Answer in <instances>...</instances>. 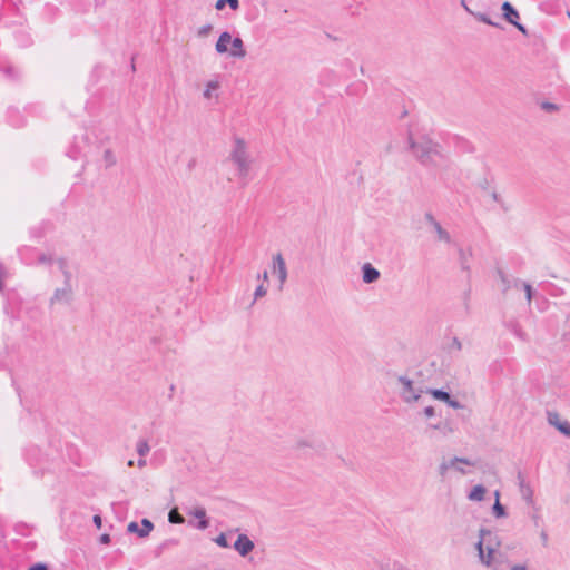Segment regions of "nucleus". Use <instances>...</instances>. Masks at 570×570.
<instances>
[{
    "label": "nucleus",
    "instance_id": "48",
    "mask_svg": "<svg viewBox=\"0 0 570 570\" xmlns=\"http://www.w3.org/2000/svg\"><path fill=\"white\" fill-rule=\"evenodd\" d=\"M261 277H262L264 281H267V277H268L267 272H266V271H264V272H263V274H258V278H261Z\"/></svg>",
    "mask_w": 570,
    "mask_h": 570
},
{
    "label": "nucleus",
    "instance_id": "9",
    "mask_svg": "<svg viewBox=\"0 0 570 570\" xmlns=\"http://www.w3.org/2000/svg\"><path fill=\"white\" fill-rule=\"evenodd\" d=\"M548 423L554 426L562 434L570 436V423L568 421H561L558 412L548 411L547 412Z\"/></svg>",
    "mask_w": 570,
    "mask_h": 570
},
{
    "label": "nucleus",
    "instance_id": "39",
    "mask_svg": "<svg viewBox=\"0 0 570 570\" xmlns=\"http://www.w3.org/2000/svg\"><path fill=\"white\" fill-rule=\"evenodd\" d=\"M540 539H541L542 546L547 547L549 538H548V533L544 530L541 531Z\"/></svg>",
    "mask_w": 570,
    "mask_h": 570
},
{
    "label": "nucleus",
    "instance_id": "10",
    "mask_svg": "<svg viewBox=\"0 0 570 570\" xmlns=\"http://www.w3.org/2000/svg\"><path fill=\"white\" fill-rule=\"evenodd\" d=\"M424 218L433 227L439 240L448 244L451 243L450 234L441 226L431 213H426Z\"/></svg>",
    "mask_w": 570,
    "mask_h": 570
},
{
    "label": "nucleus",
    "instance_id": "36",
    "mask_svg": "<svg viewBox=\"0 0 570 570\" xmlns=\"http://www.w3.org/2000/svg\"><path fill=\"white\" fill-rule=\"evenodd\" d=\"M210 31H212V26H210V24H207V26L202 27V28L198 30L197 35H198L199 37H207V36L210 33Z\"/></svg>",
    "mask_w": 570,
    "mask_h": 570
},
{
    "label": "nucleus",
    "instance_id": "28",
    "mask_svg": "<svg viewBox=\"0 0 570 570\" xmlns=\"http://www.w3.org/2000/svg\"><path fill=\"white\" fill-rule=\"evenodd\" d=\"M168 520L170 523H176V524L184 523V521H185L184 517L176 509L170 510V512L168 514Z\"/></svg>",
    "mask_w": 570,
    "mask_h": 570
},
{
    "label": "nucleus",
    "instance_id": "2",
    "mask_svg": "<svg viewBox=\"0 0 570 570\" xmlns=\"http://www.w3.org/2000/svg\"><path fill=\"white\" fill-rule=\"evenodd\" d=\"M409 146L415 158L424 166L435 164L436 157H442L441 146L423 135L414 139L409 136Z\"/></svg>",
    "mask_w": 570,
    "mask_h": 570
},
{
    "label": "nucleus",
    "instance_id": "33",
    "mask_svg": "<svg viewBox=\"0 0 570 570\" xmlns=\"http://www.w3.org/2000/svg\"><path fill=\"white\" fill-rule=\"evenodd\" d=\"M475 17L479 21H482L487 24L494 26V27L499 26L498 23L493 22L485 13H478Z\"/></svg>",
    "mask_w": 570,
    "mask_h": 570
},
{
    "label": "nucleus",
    "instance_id": "25",
    "mask_svg": "<svg viewBox=\"0 0 570 570\" xmlns=\"http://www.w3.org/2000/svg\"><path fill=\"white\" fill-rule=\"evenodd\" d=\"M435 400H440L446 403L450 399V393L441 389H431L428 391Z\"/></svg>",
    "mask_w": 570,
    "mask_h": 570
},
{
    "label": "nucleus",
    "instance_id": "22",
    "mask_svg": "<svg viewBox=\"0 0 570 570\" xmlns=\"http://www.w3.org/2000/svg\"><path fill=\"white\" fill-rule=\"evenodd\" d=\"M493 561L497 562V566H489V569L503 570L504 566L508 563V557L507 554L498 550Z\"/></svg>",
    "mask_w": 570,
    "mask_h": 570
},
{
    "label": "nucleus",
    "instance_id": "43",
    "mask_svg": "<svg viewBox=\"0 0 570 570\" xmlns=\"http://www.w3.org/2000/svg\"><path fill=\"white\" fill-rule=\"evenodd\" d=\"M138 468L142 469L147 465V461L144 459V456H140V459L137 461Z\"/></svg>",
    "mask_w": 570,
    "mask_h": 570
},
{
    "label": "nucleus",
    "instance_id": "23",
    "mask_svg": "<svg viewBox=\"0 0 570 570\" xmlns=\"http://www.w3.org/2000/svg\"><path fill=\"white\" fill-rule=\"evenodd\" d=\"M117 163L115 153L110 149H105L102 153V164L106 168L112 167Z\"/></svg>",
    "mask_w": 570,
    "mask_h": 570
},
{
    "label": "nucleus",
    "instance_id": "4",
    "mask_svg": "<svg viewBox=\"0 0 570 570\" xmlns=\"http://www.w3.org/2000/svg\"><path fill=\"white\" fill-rule=\"evenodd\" d=\"M229 159L237 168V176L243 180V187L246 186L253 159L243 138H235Z\"/></svg>",
    "mask_w": 570,
    "mask_h": 570
},
{
    "label": "nucleus",
    "instance_id": "42",
    "mask_svg": "<svg viewBox=\"0 0 570 570\" xmlns=\"http://www.w3.org/2000/svg\"><path fill=\"white\" fill-rule=\"evenodd\" d=\"M92 521H94V523H95V525H96L97 528H100V527H101L102 520H101V517H100V515H98V514L94 515Z\"/></svg>",
    "mask_w": 570,
    "mask_h": 570
},
{
    "label": "nucleus",
    "instance_id": "20",
    "mask_svg": "<svg viewBox=\"0 0 570 570\" xmlns=\"http://www.w3.org/2000/svg\"><path fill=\"white\" fill-rule=\"evenodd\" d=\"M485 492L487 489L482 484H478L470 491L468 498L471 501H482Z\"/></svg>",
    "mask_w": 570,
    "mask_h": 570
},
{
    "label": "nucleus",
    "instance_id": "50",
    "mask_svg": "<svg viewBox=\"0 0 570 570\" xmlns=\"http://www.w3.org/2000/svg\"><path fill=\"white\" fill-rule=\"evenodd\" d=\"M568 18L570 19V11L567 12Z\"/></svg>",
    "mask_w": 570,
    "mask_h": 570
},
{
    "label": "nucleus",
    "instance_id": "14",
    "mask_svg": "<svg viewBox=\"0 0 570 570\" xmlns=\"http://www.w3.org/2000/svg\"><path fill=\"white\" fill-rule=\"evenodd\" d=\"M190 515H193L197 520V522L193 520L189 521V524L193 525L194 528L204 530L209 525V521L206 518V511L203 508H195L190 512Z\"/></svg>",
    "mask_w": 570,
    "mask_h": 570
},
{
    "label": "nucleus",
    "instance_id": "29",
    "mask_svg": "<svg viewBox=\"0 0 570 570\" xmlns=\"http://www.w3.org/2000/svg\"><path fill=\"white\" fill-rule=\"evenodd\" d=\"M216 544L223 547V548H229L230 544L228 542V535L226 533H219L216 537Z\"/></svg>",
    "mask_w": 570,
    "mask_h": 570
},
{
    "label": "nucleus",
    "instance_id": "41",
    "mask_svg": "<svg viewBox=\"0 0 570 570\" xmlns=\"http://www.w3.org/2000/svg\"><path fill=\"white\" fill-rule=\"evenodd\" d=\"M100 543L102 544H108L110 542V535L107 534V533H104L100 539H99Z\"/></svg>",
    "mask_w": 570,
    "mask_h": 570
},
{
    "label": "nucleus",
    "instance_id": "46",
    "mask_svg": "<svg viewBox=\"0 0 570 570\" xmlns=\"http://www.w3.org/2000/svg\"><path fill=\"white\" fill-rule=\"evenodd\" d=\"M510 570H527V566L525 564H514L511 567Z\"/></svg>",
    "mask_w": 570,
    "mask_h": 570
},
{
    "label": "nucleus",
    "instance_id": "15",
    "mask_svg": "<svg viewBox=\"0 0 570 570\" xmlns=\"http://www.w3.org/2000/svg\"><path fill=\"white\" fill-rule=\"evenodd\" d=\"M376 564L381 570H410L401 561L391 558H382L376 560Z\"/></svg>",
    "mask_w": 570,
    "mask_h": 570
},
{
    "label": "nucleus",
    "instance_id": "32",
    "mask_svg": "<svg viewBox=\"0 0 570 570\" xmlns=\"http://www.w3.org/2000/svg\"><path fill=\"white\" fill-rule=\"evenodd\" d=\"M541 109H543L548 112H552V111H558L560 109V107L553 102L543 101V102H541Z\"/></svg>",
    "mask_w": 570,
    "mask_h": 570
},
{
    "label": "nucleus",
    "instance_id": "31",
    "mask_svg": "<svg viewBox=\"0 0 570 570\" xmlns=\"http://www.w3.org/2000/svg\"><path fill=\"white\" fill-rule=\"evenodd\" d=\"M314 443L312 440L309 439H301V440H297L296 444H295V449L297 450H301V449H304V448H313Z\"/></svg>",
    "mask_w": 570,
    "mask_h": 570
},
{
    "label": "nucleus",
    "instance_id": "6",
    "mask_svg": "<svg viewBox=\"0 0 570 570\" xmlns=\"http://www.w3.org/2000/svg\"><path fill=\"white\" fill-rule=\"evenodd\" d=\"M397 382L401 385L400 395L405 403H412L419 401L423 390L420 387H415L412 380L407 376L400 375L397 377Z\"/></svg>",
    "mask_w": 570,
    "mask_h": 570
},
{
    "label": "nucleus",
    "instance_id": "5",
    "mask_svg": "<svg viewBox=\"0 0 570 570\" xmlns=\"http://www.w3.org/2000/svg\"><path fill=\"white\" fill-rule=\"evenodd\" d=\"M216 52L227 53L232 58L242 59L246 56L244 42L240 37L233 38L227 31L219 35L216 41Z\"/></svg>",
    "mask_w": 570,
    "mask_h": 570
},
{
    "label": "nucleus",
    "instance_id": "12",
    "mask_svg": "<svg viewBox=\"0 0 570 570\" xmlns=\"http://www.w3.org/2000/svg\"><path fill=\"white\" fill-rule=\"evenodd\" d=\"M234 548L242 557H245L254 549V543L246 534H239L234 542Z\"/></svg>",
    "mask_w": 570,
    "mask_h": 570
},
{
    "label": "nucleus",
    "instance_id": "13",
    "mask_svg": "<svg viewBox=\"0 0 570 570\" xmlns=\"http://www.w3.org/2000/svg\"><path fill=\"white\" fill-rule=\"evenodd\" d=\"M456 463H462V464H465V465H474V462H472L471 460L466 459V458H453L449 461H443L440 465H439V474L441 478H445L446 475V472L454 468Z\"/></svg>",
    "mask_w": 570,
    "mask_h": 570
},
{
    "label": "nucleus",
    "instance_id": "44",
    "mask_svg": "<svg viewBox=\"0 0 570 570\" xmlns=\"http://www.w3.org/2000/svg\"><path fill=\"white\" fill-rule=\"evenodd\" d=\"M519 31H521L523 35H527V29L523 24L519 23L517 21V24H513Z\"/></svg>",
    "mask_w": 570,
    "mask_h": 570
},
{
    "label": "nucleus",
    "instance_id": "40",
    "mask_svg": "<svg viewBox=\"0 0 570 570\" xmlns=\"http://www.w3.org/2000/svg\"><path fill=\"white\" fill-rule=\"evenodd\" d=\"M423 412L426 417H432L435 413L433 406H426Z\"/></svg>",
    "mask_w": 570,
    "mask_h": 570
},
{
    "label": "nucleus",
    "instance_id": "30",
    "mask_svg": "<svg viewBox=\"0 0 570 570\" xmlns=\"http://www.w3.org/2000/svg\"><path fill=\"white\" fill-rule=\"evenodd\" d=\"M58 257H52V256H47V255H41L39 257V263L40 264H43V265H49L52 268H55V261L57 259Z\"/></svg>",
    "mask_w": 570,
    "mask_h": 570
},
{
    "label": "nucleus",
    "instance_id": "49",
    "mask_svg": "<svg viewBox=\"0 0 570 570\" xmlns=\"http://www.w3.org/2000/svg\"><path fill=\"white\" fill-rule=\"evenodd\" d=\"M127 465H128V466H134V465H135L134 460H129V461L127 462Z\"/></svg>",
    "mask_w": 570,
    "mask_h": 570
},
{
    "label": "nucleus",
    "instance_id": "35",
    "mask_svg": "<svg viewBox=\"0 0 570 570\" xmlns=\"http://www.w3.org/2000/svg\"><path fill=\"white\" fill-rule=\"evenodd\" d=\"M266 292L267 291L264 287V285L257 286V288L255 289V293H254V301H256L259 297H263L266 294Z\"/></svg>",
    "mask_w": 570,
    "mask_h": 570
},
{
    "label": "nucleus",
    "instance_id": "38",
    "mask_svg": "<svg viewBox=\"0 0 570 570\" xmlns=\"http://www.w3.org/2000/svg\"><path fill=\"white\" fill-rule=\"evenodd\" d=\"M212 89H214V82H213V81H209V82L207 83V87H206L205 91H204V97H205V98H207V99H209V98H210V96H212Z\"/></svg>",
    "mask_w": 570,
    "mask_h": 570
},
{
    "label": "nucleus",
    "instance_id": "16",
    "mask_svg": "<svg viewBox=\"0 0 570 570\" xmlns=\"http://www.w3.org/2000/svg\"><path fill=\"white\" fill-rule=\"evenodd\" d=\"M380 272L372 264L365 263L362 266V278L366 284H371L376 282L380 278Z\"/></svg>",
    "mask_w": 570,
    "mask_h": 570
},
{
    "label": "nucleus",
    "instance_id": "17",
    "mask_svg": "<svg viewBox=\"0 0 570 570\" xmlns=\"http://www.w3.org/2000/svg\"><path fill=\"white\" fill-rule=\"evenodd\" d=\"M501 9L504 19L511 24H517L519 12L514 9V7L509 1H504Z\"/></svg>",
    "mask_w": 570,
    "mask_h": 570
},
{
    "label": "nucleus",
    "instance_id": "21",
    "mask_svg": "<svg viewBox=\"0 0 570 570\" xmlns=\"http://www.w3.org/2000/svg\"><path fill=\"white\" fill-rule=\"evenodd\" d=\"M498 276L502 283V293H507L509 289L514 288L513 279L510 278L502 269H498Z\"/></svg>",
    "mask_w": 570,
    "mask_h": 570
},
{
    "label": "nucleus",
    "instance_id": "18",
    "mask_svg": "<svg viewBox=\"0 0 570 570\" xmlns=\"http://www.w3.org/2000/svg\"><path fill=\"white\" fill-rule=\"evenodd\" d=\"M513 286H514L515 289H523L524 291L528 304H530L531 301H532V297H533L532 286L529 283L522 282L519 278H514L513 279Z\"/></svg>",
    "mask_w": 570,
    "mask_h": 570
},
{
    "label": "nucleus",
    "instance_id": "24",
    "mask_svg": "<svg viewBox=\"0 0 570 570\" xmlns=\"http://www.w3.org/2000/svg\"><path fill=\"white\" fill-rule=\"evenodd\" d=\"M226 6H228L233 11H236L239 8V0H217L216 1V10H223Z\"/></svg>",
    "mask_w": 570,
    "mask_h": 570
},
{
    "label": "nucleus",
    "instance_id": "27",
    "mask_svg": "<svg viewBox=\"0 0 570 570\" xmlns=\"http://www.w3.org/2000/svg\"><path fill=\"white\" fill-rule=\"evenodd\" d=\"M136 451L140 456H146L150 451V446L146 440H139L136 445Z\"/></svg>",
    "mask_w": 570,
    "mask_h": 570
},
{
    "label": "nucleus",
    "instance_id": "11",
    "mask_svg": "<svg viewBox=\"0 0 570 570\" xmlns=\"http://www.w3.org/2000/svg\"><path fill=\"white\" fill-rule=\"evenodd\" d=\"M517 480L522 499L525 500L528 504L533 505V490L531 485L525 481L522 472H518Z\"/></svg>",
    "mask_w": 570,
    "mask_h": 570
},
{
    "label": "nucleus",
    "instance_id": "34",
    "mask_svg": "<svg viewBox=\"0 0 570 570\" xmlns=\"http://www.w3.org/2000/svg\"><path fill=\"white\" fill-rule=\"evenodd\" d=\"M449 348H450L451 351H452V350H454V351L460 352V351L462 350V343H461V341H460L458 337H455V336H454V337H452V342H451V344H450Z\"/></svg>",
    "mask_w": 570,
    "mask_h": 570
},
{
    "label": "nucleus",
    "instance_id": "7",
    "mask_svg": "<svg viewBox=\"0 0 570 570\" xmlns=\"http://www.w3.org/2000/svg\"><path fill=\"white\" fill-rule=\"evenodd\" d=\"M273 273L277 275L279 282L278 288L283 289L287 279V267L281 253L273 256Z\"/></svg>",
    "mask_w": 570,
    "mask_h": 570
},
{
    "label": "nucleus",
    "instance_id": "47",
    "mask_svg": "<svg viewBox=\"0 0 570 570\" xmlns=\"http://www.w3.org/2000/svg\"><path fill=\"white\" fill-rule=\"evenodd\" d=\"M453 469H455L456 471H459V472H460V473H462V474H465V473H466V472H465V470H464L463 468H461V466H459V465H458V463L455 464V466H454Z\"/></svg>",
    "mask_w": 570,
    "mask_h": 570
},
{
    "label": "nucleus",
    "instance_id": "26",
    "mask_svg": "<svg viewBox=\"0 0 570 570\" xmlns=\"http://www.w3.org/2000/svg\"><path fill=\"white\" fill-rule=\"evenodd\" d=\"M471 256V253L465 252L463 248L459 249V258H460V265L463 271H469V257Z\"/></svg>",
    "mask_w": 570,
    "mask_h": 570
},
{
    "label": "nucleus",
    "instance_id": "1",
    "mask_svg": "<svg viewBox=\"0 0 570 570\" xmlns=\"http://www.w3.org/2000/svg\"><path fill=\"white\" fill-rule=\"evenodd\" d=\"M51 276L62 279V285L56 287L50 304H69L73 298V288L76 283L75 267L63 257L55 261V268L50 269Z\"/></svg>",
    "mask_w": 570,
    "mask_h": 570
},
{
    "label": "nucleus",
    "instance_id": "45",
    "mask_svg": "<svg viewBox=\"0 0 570 570\" xmlns=\"http://www.w3.org/2000/svg\"><path fill=\"white\" fill-rule=\"evenodd\" d=\"M29 570H48L45 564H35Z\"/></svg>",
    "mask_w": 570,
    "mask_h": 570
},
{
    "label": "nucleus",
    "instance_id": "8",
    "mask_svg": "<svg viewBox=\"0 0 570 570\" xmlns=\"http://www.w3.org/2000/svg\"><path fill=\"white\" fill-rule=\"evenodd\" d=\"M154 524L148 519H142L141 524L132 521L127 525V531L129 533H136L139 538H146L153 531Z\"/></svg>",
    "mask_w": 570,
    "mask_h": 570
},
{
    "label": "nucleus",
    "instance_id": "37",
    "mask_svg": "<svg viewBox=\"0 0 570 570\" xmlns=\"http://www.w3.org/2000/svg\"><path fill=\"white\" fill-rule=\"evenodd\" d=\"M446 404H448L449 406H451L452 409H455V410H458V409H463V405H462L459 401H456V400L452 399V396H451V395H450L449 401H446Z\"/></svg>",
    "mask_w": 570,
    "mask_h": 570
},
{
    "label": "nucleus",
    "instance_id": "3",
    "mask_svg": "<svg viewBox=\"0 0 570 570\" xmlns=\"http://www.w3.org/2000/svg\"><path fill=\"white\" fill-rule=\"evenodd\" d=\"M501 546V540L497 533L492 532L487 528H481L479 530V540L475 543V549L478 551V557L480 562L484 567L497 566L494 562V557Z\"/></svg>",
    "mask_w": 570,
    "mask_h": 570
},
{
    "label": "nucleus",
    "instance_id": "19",
    "mask_svg": "<svg viewBox=\"0 0 570 570\" xmlns=\"http://www.w3.org/2000/svg\"><path fill=\"white\" fill-rule=\"evenodd\" d=\"M494 498H495V502L492 507V513L494 514V517L497 518H503L507 515V511H505V508L500 503V492L498 490L494 491Z\"/></svg>",
    "mask_w": 570,
    "mask_h": 570
}]
</instances>
